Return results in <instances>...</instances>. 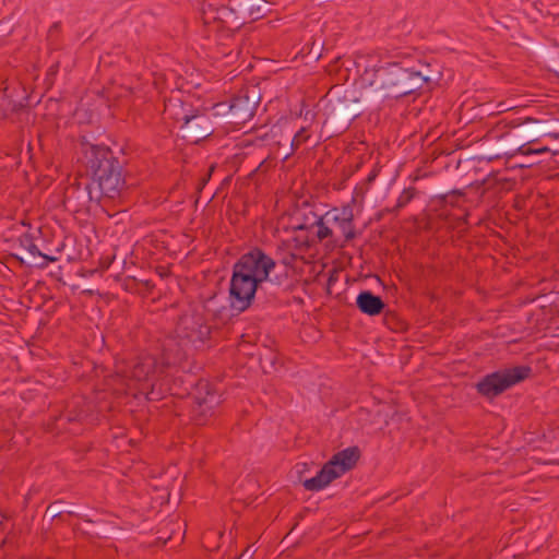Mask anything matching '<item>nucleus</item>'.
Instances as JSON below:
<instances>
[{
	"instance_id": "nucleus-12",
	"label": "nucleus",
	"mask_w": 559,
	"mask_h": 559,
	"mask_svg": "<svg viewBox=\"0 0 559 559\" xmlns=\"http://www.w3.org/2000/svg\"><path fill=\"white\" fill-rule=\"evenodd\" d=\"M182 138L191 143H199L214 132L211 116L206 110L195 109L183 124H180Z\"/></svg>"
},
{
	"instance_id": "nucleus-6",
	"label": "nucleus",
	"mask_w": 559,
	"mask_h": 559,
	"mask_svg": "<svg viewBox=\"0 0 559 559\" xmlns=\"http://www.w3.org/2000/svg\"><path fill=\"white\" fill-rule=\"evenodd\" d=\"M201 16L209 33L229 38L241 25L230 0H206L202 4Z\"/></svg>"
},
{
	"instance_id": "nucleus-5",
	"label": "nucleus",
	"mask_w": 559,
	"mask_h": 559,
	"mask_svg": "<svg viewBox=\"0 0 559 559\" xmlns=\"http://www.w3.org/2000/svg\"><path fill=\"white\" fill-rule=\"evenodd\" d=\"M488 136L499 142L498 148L507 157L549 152L547 146H532L536 140L533 139L532 131L525 124H510V122L500 120L488 131Z\"/></svg>"
},
{
	"instance_id": "nucleus-23",
	"label": "nucleus",
	"mask_w": 559,
	"mask_h": 559,
	"mask_svg": "<svg viewBox=\"0 0 559 559\" xmlns=\"http://www.w3.org/2000/svg\"><path fill=\"white\" fill-rule=\"evenodd\" d=\"M277 252L280 255V262L287 267H294L296 264V261L302 259L301 257H299L298 254H296L293 251H283V250L281 251L277 248Z\"/></svg>"
},
{
	"instance_id": "nucleus-4",
	"label": "nucleus",
	"mask_w": 559,
	"mask_h": 559,
	"mask_svg": "<svg viewBox=\"0 0 559 559\" xmlns=\"http://www.w3.org/2000/svg\"><path fill=\"white\" fill-rule=\"evenodd\" d=\"M427 69L403 68L392 62L374 71V82L384 92L385 97L402 98L412 95L430 82Z\"/></svg>"
},
{
	"instance_id": "nucleus-7",
	"label": "nucleus",
	"mask_w": 559,
	"mask_h": 559,
	"mask_svg": "<svg viewBox=\"0 0 559 559\" xmlns=\"http://www.w3.org/2000/svg\"><path fill=\"white\" fill-rule=\"evenodd\" d=\"M360 457V451L357 447L346 448L332 456L314 477L304 481L305 489L309 491H320L330 485L334 479L341 477L347 471L352 469Z\"/></svg>"
},
{
	"instance_id": "nucleus-22",
	"label": "nucleus",
	"mask_w": 559,
	"mask_h": 559,
	"mask_svg": "<svg viewBox=\"0 0 559 559\" xmlns=\"http://www.w3.org/2000/svg\"><path fill=\"white\" fill-rule=\"evenodd\" d=\"M326 223V217L324 215L319 217L313 224V226L317 227L316 236L319 241L333 236V230L328 226Z\"/></svg>"
},
{
	"instance_id": "nucleus-10",
	"label": "nucleus",
	"mask_w": 559,
	"mask_h": 559,
	"mask_svg": "<svg viewBox=\"0 0 559 559\" xmlns=\"http://www.w3.org/2000/svg\"><path fill=\"white\" fill-rule=\"evenodd\" d=\"M176 332L180 338V343H176L173 338H168L166 342L173 341V349L181 348L186 355L185 346L188 344H203L209 338L211 330L201 319L182 317L180 318Z\"/></svg>"
},
{
	"instance_id": "nucleus-21",
	"label": "nucleus",
	"mask_w": 559,
	"mask_h": 559,
	"mask_svg": "<svg viewBox=\"0 0 559 559\" xmlns=\"http://www.w3.org/2000/svg\"><path fill=\"white\" fill-rule=\"evenodd\" d=\"M310 138V133L307 128H300L294 135L290 141L292 152L286 154L285 158H287L293 152L297 151L302 144H305Z\"/></svg>"
},
{
	"instance_id": "nucleus-9",
	"label": "nucleus",
	"mask_w": 559,
	"mask_h": 559,
	"mask_svg": "<svg viewBox=\"0 0 559 559\" xmlns=\"http://www.w3.org/2000/svg\"><path fill=\"white\" fill-rule=\"evenodd\" d=\"M259 103L260 94L255 87L239 90L228 104L229 122L235 126L245 124L254 116Z\"/></svg>"
},
{
	"instance_id": "nucleus-15",
	"label": "nucleus",
	"mask_w": 559,
	"mask_h": 559,
	"mask_svg": "<svg viewBox=\"0 0 559 559\" xmlns=\"http://www.w3.org/2000/svg\"><path fill=\"white\" fill-rule=\"evenodd\" d=\"M230 2L241 26L264 15V0H230Z\"/></svg>"
},
{
	"instance_id": "nucleus-8",
	"label": "nucleus",
	"mask_w": 559,
	"mask_h": 559,
	"mask_svg": "<svg viewBox=\"0 0 559 559\" xmlns=\"http://www.w3.org/2000/svg\"><path fill=\"white\" fill-rule=\"evenodd\" d=\"M532 372L528 366H515L497 370L486 374L477 384V392L487 397L495 399L511 386L527 379Z\"/></svg>"
},
{
	"instance_id": "nucleus-26",
	"label": "nucleus",
	"mask_w": 559,
	"mask_h": 559,
	"mask_svg": "<svg viewBox=\"0 0 559 559\" xmlns=\"http://www.w3.org/2000/svg\"><path fill=\"white\" fill-rule=\"evenodd\" d=\"M76 190H80V187L76 188ZM75 191V188L71 187L67 189L66 191V200L69 201L71 199V193Z\"/></svg>"
},
{
	"instance_id": "nucleus-13",
	"label": "nucleus",
	"mask_w": 559,
	"mask_h": 559,
	"mask_svg": "<svg viewBox=\"0 0 559 559\" xmlns=\"http://www.w3.org/2000/svg\"><path fill=\"white\" fill-rule=\"evenodd\" d=\"M194 110L192 105L181 97L180 93H176L165 100L163 116L165 120L183 124Z\"/></svg>"
},
{
	"instance_id": "nucleus-24",
	"label": "nucleus",
	"mask_w": 559,
	"mask_h": 559,
	"mask_svg": "<svg viewBox=\"0 0 559 559\" xmlns=\"http://www.w3.org/2000/svg\"><path fill=\"white\" fill-rule=\"evenodd\" d=\"M377 176H378V170L377 169H372L371 173L367 177V181L368 182H372L376 179Z\"/></svg>"
},
{
	"instance_id": "nucleus-19",
	"label": "nucleus",
	"mask_w": 559,
	"mask_h": 559,
	"mask_svg": "<svg viewBox=\"0 0 559 559\" xmlns=\"http://www.w3.org/2000/svg\"><path fill=\"white\" fill-rule=\"evenodd\" d=\"M198 409L201 414L212 415L214 408L218 405L219 399L214 393H207L203 399L198 397Z\"/></svg>"
},
{
	"instance_id": "nucleus-14",
	"label": "nucleus",
	"mask_w": 559,
	"mask_h": 559,
	"mask_svg": "<svg viewBox=\"0 0 559 559\" xmlns=\"http://www.w3.org/2000/svg\"><path fill=\"white\" fill-rule=\"evenodd\" d=\"M326 222H332L338 229L345 241L355 238V225L353 209L349 205L343 206L341 210L333 209L325 213Z\"/></svg>"
},
{
	"instance_id": "nucleus-17",
	"label": "nucleus",
	"mask_w": 559,
	"mask_h": 559,
	"mask_svg": "<svg viewBox=\"0 0 559 559\" xmlns=\"http://www.w3.org/2000/svg\"><path fill=\"white\" fill-rule=\"evenodd\" d=\"M356 306L362 313L374 317L383 311L385 304L370 290H362L356 298Z\"/></svg>"
},
{
	"instance_id": "nucleus-11",
	"label": "nucleus",
	"mask_w": 559,
	"mask_h": 559,
	"mask_svg": "<svg viewBox=\"0 0 559 559\" xmlns=\"http://www.w3.org/2000/svg\"><path fill=\"white\" fill-rule=\"evenodd\" d=\"M361 114L357 99L343 97L331 107L325 123L335 128L336 132H343L348 129L350 122Z\"/></svg>"
},
{
	"instance_id": "nucleus-18",
	"label": "nucleus",
	"mask_w": 559,
	"mask_h": 559,
	"mask_svg": "<svg viewBox=\"0 0 559 559\" xmlns=\"http://www.w3.org/2000/svg\"><path fill=\"white\" fill-rule=\"evenodd\" d=\"M20 243L21 246H23L25 249H27V251L33 255V257H41L45 259V263H43L41 265H47L48 262H52L55 261L56 259L52 258V257H48L46 254H43L38 247L34 243L33 241V238L32 236H29L28 234H24L23 236L20 237Z\"/></svg>"
},
{
	"instance_id": "nucleus-3",
	"label": "nucleus",
	"mask_w": 559,
	"mask_h": 559,
	"mask_svg": "<svg viewBox=\"0 0 559 559\" xmlns=\"http://www.w3.org/2000/svg\"><path fill=\"white\" fill-rule=\"evenodd\" d=\"M88 167L92 171V186L87 185L84 192L90 201L102 198L116 200L126 189L122 166L111 150L102 145H92L88 156Z\"/></svg>"
},
{
	"instance_id": "nucleus-28",
	"label": "nucleus",
	"mask_w": 559,
	"mask_h": 559,
	"mask_svg": "<svg viewBox=\"0 0 559 559\" xmlns=\"http://www.w3.org/2000/svg\"><path fill=\"white\" fill-rule=\"evenodd\" d=\"M3 523V515L0 513V526L2 525Z\"/></svg>"
},
{
	"instance_id": "nucleus-20",
	"label": "nucleus",
	"mask_w": 559,
	"mask_h": 559,
	"mask_svg": "<svg viewBox=\"0 0 559 559\" xmlns=\"http://www.w3.org/2000/svg\"><path fill=\"white\" fill-rule=\"evenodd\" d=\"M418 194V191L414 187H408L402 191L400 197L397 198L396 204L393 212H397L399 210L406 206L416 195Z\"/></svg>"
},
{
	"instance_id": "nucleus-1",
	"label": "nucleus",
	"mask_w": 559,
	"mask_h": 559,
	"mask_svg": "<svg viewBox=\"0 0 559 559\" xmlns=\"http://www.w3.org/2000/svg\"><path fill=\"white\" fill-rule=\"evenodd\" d=\"M275 266V260L259 247L243 253L233 266L229 283L231 308L239 312L250 308L258 287L269 280Z\"/></svg>"
},
{
	"instance_id": "nucleus-16",
	"label": "nucleus",
	"mask_w": 559,
	"mask_h": 559,
	"mask_svg": "<svg viewBox=\"0 0 559 559\" xmlns=\"http://www.w3.org/2000/svg\"><path fill=\"white\" fill-rule=\"evenodd\" d=\"M311 246V241L307 234V229L304 225H299L295 228L294 235L281 242L278 249L282 251H293L302 258V254L308 251Z\"/></svg>"
},
{
	"instance_id": "nucleus-29",
	"label": "nucleus",
	"mask_w": 559,
	"mask_h": 559,
	"mask_svg": "<svg viewBox=\"0 0 559 559\" xmlns=\"http://www.w3.org/2000/svg\"><path fill=\"white\" fill-rule=\"evenodd\" d=\"M449 195H450V194H444V195H442V199H443L444 201H447V199H448V197H449Z\"/></svg>"
},
{
	"instance_id": "nucleus-27",
	"label": "nucleus",
	"mask_w": 559,
	"mask_h": 559,
	"mask_svg": "<svg viewBox=\"0 0 559 559\" xmlns=\"http://www.w3.org/2000/svg\"><path fill=\"white\" fill-rule=\"evenodd\" d=\"M450 194H452V195H459V197L463 195V193H462L460 190H453V191H451V193H450Z\"/></svg>"
},
{
	"instance_id": "nucleus-2",
	"label": "nucleus",
	"mask_w": 559,
	"mask_h": 559,
	"mask_svg": "<svg viewBox=\"0 0 559 559\" xmlns=\"http://www.w3.org/2000/svg\"><path fill=\"white\" fill-rule=\"evenodd\" d=\"M185 359L181 348L173 349V341L165 342L163 353L158 359L151 354H142L130 362L117 360L115 377L129 389L132 385H141L142 390L151 386L152 390L145 392L148 400H157L158 394L154 392L155 381L158 380L166 370L173 366L180 364Z\"/></svg>"
},
{
	"instance_id": "nucleus-25",
	"label": "nucleus",
	"mask_w": 559,
	"mask_h": 559,
	"mask_svg": "<svg viewBox=\"0 0 559 559\" xmlns=\"http://www.w3.org/2000/svg\"><path fill=\"white\" fill-rule=\"evenodd\" d=\"M250 551V547H248L240 556L238 559H250L251 556H252V552L249 554Z\"/></svg>"
}]
</instances>
